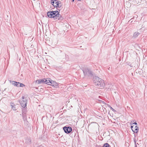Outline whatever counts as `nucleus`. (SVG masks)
<instances>
[{
	"label": "nucleus",
	"mask_w": 147,
	"mask_h": 147,
	"mask_svg": "<svg viewBox=\"0 0 147 147\" xmlns=\"http://www.w3.org/2000/svg\"><path fill=\"white\" fill-rule=\"evenodd\" d=\"M49 82V85H51L53 86H57L58 84L55 82L52 81L51 80V82Z\"/></svg>",
	"instance_id": "nucleus-8"
},
{
	"label": "nucleus",
	"mask_w": 147,
	"mask_h": 147,
	"mask_svg": "<svg viewBox=\"0 0 147 147\" xmlns=\"http://www.w3.org/2000/svg\"><path fill=\"white\" fill-rule=\"evenodd\" d=\"M21 106L22 107L25 108H26V105L27 104V100L26 99L22 100L20 102Z\"/></svg>",
	"instance_id": "nucleus-7"
},
{
	"label": "nucleus",
	"mask_w": 147,
	"mask_h": 147,
	"mask_svg": "<svg viewBox=\"0 0 147 147\" xmlns=\"http://www.w3.org/2000/svg\"><path fill=\"white\" fill-rule=\"evenodd\" d=\"M109 107L113 111H116L114 109H113L110 106V105H109Z\"/></svg>",
	"instance_id": "nucleus-18"
},
{
	"label": "nucleus",
	"mask_w": 147,
	"mask_h": 147,
	"mask_svg": "<svg viewBox=\"0 0 147 147\" xmlns=\"http://www.w3.org/2000/svg\"><path fill=\"white\" fill-rule=\"evenodd\" d=\"M135 124V125H137V123L136 122H135V123H133V124Z\"/></svg>",
	"instance_id": "nucleus-21"
},
{
	"label": "nucleus",
	"mask_w": 147,
	"mask_h": 147,
	"mask_svg": "<svg viewBox=\"0 0 147 147\" xmlns=\"http://www.w3.org/2000/svg\"><path fill=\"white\" fill-rule=\"evenodd\" d=\"M25 110H24V109L23 110H22V114L23 115V119H24V118L25 117V118H26V115H24V114L23 113H24V111ZM25 119H26V118H25Z\"/></svg>",
	"instance_id": "nucleus-16"
},
{
	"label": "nucleus",
	"mask_w": 147,
	"mask_h": 147,
	"mask_svg": "<svg viewBox=\"0 0 147 147\" xmlns=\"http://www.w3.org/2000/svg\"><path fill=\"white\" fill-rule=\"evenodd\" d=\"M63 129L65 132L67 134L70 133L72 131V128L70 126H64L63 127Z\"/></svg>",
	"instance_id": "nucleus-6"
},
{
	"label": "nucleus",
	"mask_w": 147,
	"mask_h": 147,
	"mask_svg": "<svg viewBox=\"0 0 147 147\" xmlns=\"http://www.w3.org/2000/svg\"><path fill=\"white\" fill-rule=\"evenodd\" d=\"M45 83L47 84L48 85H49V82H51V80H47V79H45Z\"/></svg>",
	"instance_id": "nucleus-15"
},
{
	"label": "nucleus",
	"mask_w": 147,
	"mask_h": 147,
	"mask_svg": "<svg viewBox=\"0 0 147 147\" xmlns=\"http://www.w3.org/2000/svg\"><path fill=\"white\" fill-rule=\"evenodd\" d=\"M45 79H42L40 80H37L35 82L38 83V84H44L45 83Z\"/></svg>",
	"instance_id": "nucleus-10"
},
{
	"label": "nucleus",
	"mask_w": 147,
	"mask_h": 147,
	"mask_svg": "<svg viewBox=\"0 0 147 147\" xmlns=\"http://www.w3.org/2000/svg\"><path fill=\"white\" fill-rule=\"evenodd\" d=\"M138 127L137 126V125L134 127V133H137L138 132Z\"/></svg>",
	"instance_id": "nucleus-13"
},
{
	"label": "nucleus",
	"mask_w": 147,
	"mask_h": 147,
	"mask_svg": "<svg viewBox=\"0 0 147 147\" xmlns=\"http://www.w3.org/2000/svg\"><path fill=\"white\" fill-rule=\"evenodd\" d=\"M51 3L53 5L54 7L60 8L62 6V3L60 1L57 0H51Z\"/></svg>",
	"instance_id": "nucleus-4"
},
{
	"label": "nucleus",
	"mask_w": 147,
	"mask_h": 147,
	"mask_svg": "<svg viewBox=\"0 0 147 147\" xmlns=\"http://www.w3.org/2000/svg\"><path fill=\"white\" fill-rule=\"evenodd\" d=\"M10 82L13 85L17 87H23L25 86L24 84L19 82L11 81H10Z\"/></svg>",
	"instance_id": "nucleus-5"
},
{
	"label": "nucleus",
	"mask_w": 147,
	"mask_h": 147,
	"mask_svg": "<svg viewBox=\"0 0 147 147\" xmlns=\"http://www.w3.org/2000/svg\"><path fill=\"white\" fill-rule=\"evenodd\" d=\"M58 11H50L47 12V15L50 18H53L54 20H58L61 21L63 20V18L59 14Z\"/></svg>",
	"instance_id": "nucleus-1"
},
{
	"label": "nucleus",
	"mask_w": 147,
	"mask_h": 147,
	"mask_svg": "<svg viewBox=\"0 0 147 147\" xmlns=\"http://www.w3.org/2000/svg\"><path fill=\"white\" fill-rule=\"evenodd\" d=\"M22 98L23 99V100L26 99V98H25V97L24 96H22Z\"/></svg>",
	"instance_id": "nucleus-20"
},
{
	"label": "nucleus",
	"mask_w": 147,
	"mask_h": 147,
	"mask_svg": "<svg viewBox=\"0 0 147 147\" xmlns=\"http://www.w3.org/2000/svg\"><path fill=\"white\" fill-rule=\"evenodd\" d=\"M57 9L58 10H59V11H60V9Z\"/></svg>",
	"instance_id": "nucleus-26"
},
{
	"label": "nucleus",
	"mask_w": 147,
	"mask_h": 147,
	"mask_svg": "<svg viewBox=\"0 0 147 147\" xmlns=\"http://www.w3.org/2000/svg\"><path fill=\"white\" fill-rule=\"evenodd\" d=\"M62 51L60 50H57V52L58 53H61L62 52Z\"/></svg>",
	"instance_id": "nucleus-19"
},
{
	"label": "nucleus",
	"mask_w": 147,
	"mask_h": 147,
	"mask_svg": "<svg viewBox=\"0 0 147 147\" xmlns=\"http://www.w3.org/2000/svg\"><path fill=\"white\" fill-rule=\"evenodd\" d=\"M85 77L90 78L93 76V73L89 68H85L82 70Z\"/></svg>",
	"instance_id": "nucleus-3"
},
{
	"label": "nucleus",
	"mask_w": 147,
	"mask_h": 147,
	"mask_svg": "<svg viewBox=\"0 0 147 147\" xmlns=\"http://www.w3.org/2000/svg\"><path fill=\"white\" fill-rule=\"evenodd\" d=\"M11 106L12 109L13 110L15 111L16 110L15 107V105L14 103H11Z\"/></svg>",
	"instance_id": "nucleus-11"
},
{
	"label": "nucleus",
	"mask_w": 147,
	"mask_h": 147,
	"mask_svg": "<svg viewBox=\"0 0 147 147\" xmlns=\"http://www.w3.org/2000/svg\"><path fill=\"white\" fill-rule=\"evenodd\" d=\"M31 139L30 138L27 137L25 138V143L28 144H30L31 142Z\"/></svg>",
	"instance_id": "nucleus-9"
},
{
	"label": "nucleus",
	"mask_w": 147,
	"mask_h": 147,
	"mask_svg": "<svg viewBox=\"0 0 147 147\" xmlns=\"http://www.w3.org/2000/svg\"><path fill=\"white\" fill-rule=\"evenodd\" d=\"M101 147H111L110 145L108 143H105Z\"/></svg>",
	"instance_id": "nucleus-14"
},
{
	"label": "nucleus",
	"mask_w": 147,
	"mask_h": 147,
	"mask_svg": "<svg viewBox=\"0 0 147 147\" xmlns=\"http://www.w3.org/2000/svg\"><path fill=\"white\" fill-rule=\"evenodd\" d=\"M101 101L102 102V103H104V104H105V102H104V101Z\"/></svg>",
	"instance_id": "nucleus-22"
},
{
	"label": "nucleus",
	"mask_w": 147,
	"mask_h": 147,
	"mask_svg": "<svg viewBox=\"0 0 147 147\" xmlns=\"http://www.w3.org/2000/svg\"><path fill=\"white\" fill-rule=\"evenodd\" d=\"M65 57H68V56L67 55H65Z\"/></svg>",
	"instance_id": "nucleus-24"
},
{
	"label": "nucleus",
	"mask_w": 147,
	"mask_h": 147,
	"mask_svg": "<svg viewBox=\"0 0 147 147\" xmlns=\"http://www.w3.org/2000/svg\"><path fill=\"white\" fill-rule=\"evenodd\" d=\"M131 128L132 131L134 132V125L131 126Z\"/></svg>",
	"instance_id": "nucleus-17"
},
{
	"label": "nucleus",
	"mask_w": 147,
	"mask_h": 147,
	"mask_svg": "<svg viewBox=\"0 0 147 147\" xmlns=\"http://www.w3.org/2000/svg\"><path fill=\"white\" fill-rule=\"evenodd\" d=\"M135 147H137V145H136H136L135 146Z\"/></svg>",
	"instance_id": "nucleus-25"
},
{
	"label": "nucleus",
	"mask_w": 147,
	"mask_h": 147,
	"mask_svg": "<svg viewBox=\"0 0 147 147\" xmlns=\"http://www.w3.org/2000/svg\"><path fill=\"white\" fill-rule=\"evenodd\" d=\"M94 83L96 86L100 88H103L105 86V84L102 80L98 77H96L94 80Z\"/></svg>",
	"instance_id": "nucleus-2"
},
{
	"label": "nucleus",
	"mask_w": 147,
	"mask_h": 147,
	"mask_svg": "<svg viewBox=\"0 0 147 147\" xmlns=\"http://www.w3.org/2000/svg\"><path fill=\"white\" fill-rule=\"evenodd\" d=\"M74 0H72V1L73 2H74Z\"/></svg>",
	"instance_id": "nucleus-27"
},
{
	"label": "nucleus",
	"mask_w": 147,
	"mask_h": 147,
	"mask_svg": "<svg viewBox=\"0 0 147 147\" xmlns=\"http://www.w3.org/2000/svg\"><path fill=\"white\" fill-rule=\"evenodd\" d=\"M139 34H140V33H139L138 32H136L134 33L133 36L135 38H136Z\"/></svg>",
	"instance_id": "nucleus-12"
},
{
	"label": "nucleus",
	"mask_w": 147,
	"mask_h": 147,
	"mask_svg": "<svg viewBox=\"0 0 147 147\" xmlns=\"http://www.w3.org/2000/svg\"><path fill=\"white\" fill-rule=\"evenodd\" d=\"M145 1V2H146V1H145V0H142V1Z\"/></svg>",
	"instance_id": "nucleus-23"
}]
</instances>
